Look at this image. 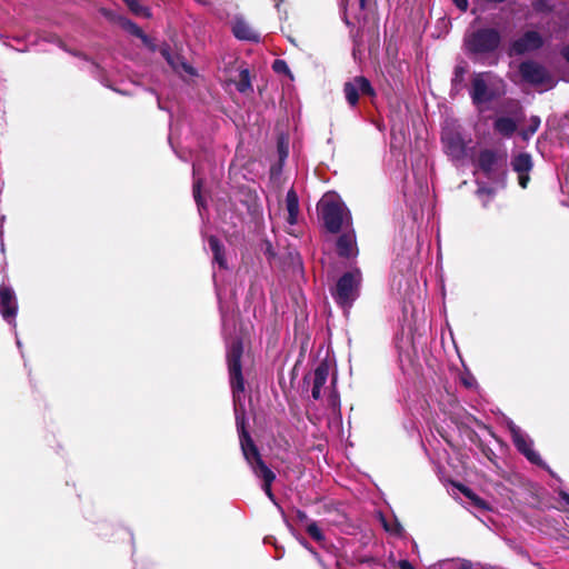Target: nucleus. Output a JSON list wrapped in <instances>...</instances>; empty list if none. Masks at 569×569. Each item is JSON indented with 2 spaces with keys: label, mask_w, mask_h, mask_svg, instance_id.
Returning a JSON list of instances; mask_svg holds the SVG:
<instances>
[{
  "label": "nucleus",
  "mask_w": 569,
  "mask_h": 569,
  "mask_svg": "<svg viewBox=\"0 0 569 569\" xmlns=\"http://www.w3.org/2000/svg\"><path fill=\"white\" fill-rule=\"evenodd\" d=\"M506 92V82L493 72L482 71L472 74L469 94L475 106L496 101L503 97Z\"/></svg>",
  "instance_id": "obj_1"
},
{
  "label": "nucleus",
  "mask_w": 569,
  "mask_h": 569,
  "mask_svg": "<svg viewBox=\"0 0 569 569\" xmlns=\"http://www.w3.org/2000/svg\"><path fill=\"white\" fill-rule=\"evenodd\" d=\"M502 38L496 28H479L465 36L463 46L466 52L473 57H482L495 53Z\"/></svg>",
  "instance_id": "obj_2"
},
{
  "label": "nucleus",
  "mask_w": 569,
  "mask_h": 569,
  "mask_svg": "<svg viewBox=\"0 0 569 569\" xmlns=\"http://www.w3.org/2000/svg\"><path fill=\"white\" fill-rule=\"evenodd\" d=\"M362 276L360 270L345 272L337 281L336 287L331 289V296L335 302L345 310L352 308L355 301L360 296Z\"/></svg>",
  "instance_id": "obj_3"
},
{
  "label": "nucleus",
  "mask_w": 569,
  "mask_h": 569,
  "mask_svg": "<svg viewBox=\"0 0 569 569\" xmlns=\"http://www.w3.org/2000/svg\"><path fill=\"white\" fill-rule=\"evenodd\" d=\"M236 426L239 433L240 447L242 455L251 467L252 472L256 475L261 472L262 470L268 469L269 467L262 460L261 453L251 438L249 431L246 427V413L244 410L239 411L236 408Z\"/></svg>",
  "instance_id": "obj_4"
},
{
  "label": "nucleus",
  "mask_w": 569,
  "mask_h": 569,
  "mask_svg": "<svg viewBox=\"0 0 569 569\" xmlns=\"http://www.w3.org/2000/svg\"><path fill=\"white\" fill-rule=\"evenodd\" d=\"M242 355V340L239 338L232 339L227 348L226 359L228 366L229 382L234 399L244 392V378L242 375L241 362Z\"/></svg>",
  "instance_id": "obj_5"
},
{
  "label": "nucleus",
  "mask_w": 569,
  "mask_h": 569,
  "mask_svg": "<svg viewBox=\"0 0 569 569\" xmlns=\"http://www.w3.org/2000/svg\"><path fill=\"white\" fill-rule=\"evenodd\" d=\"M521 79L532 86L552 87L553 81L549 71L533 60H526L519 64Z\"/></svg>",
  "instance_id": "obj_6"
},
{
  "label": "nucleus",
  "mask_w": 569,
  "mask_h": 569,
  "mask_svg": "<svg viewBox=\"0 0 569 569\" xmlns=\"http://www.w3.org/2000/svg\"><path fill=\"white\" fill-rule=\"evenodd\" d=\"M319 210L325 228L330 233H338L343 222V206L336 201H327L320 204Z\"/></svg>",
  "instance_id": "obj_7"
},
{
  "label": "nucleus",
  "mask_w": 569,
  "mask_h": 569,
  "mask_svg": "<svg viewBox=\"0 0 569 569\" xmlns=\"http://www.w3.org/2000/svg\"><path fill=\"white\" fill-rule=\"evenodd\" d=\"M542 43V38L537 31H526L520 38L511 42L509 54L521 56L528 51L539 49Z\"/></svg>",
  "instance_id": "obj_8"
},
{
  "label": "nucleus",
  "mask_w": 569,
  "mask_h": 569,
  "mask_svg": "<svg viewBox=\"0 0 569 569\" xmlns=\"http://www.w3.org/2000/svg\"><path fill=\"white\" fill-rule=\"evenodd\" d=\"M511 167L518 174V183L526 189L530 182V171L533 168L532 157L528 152H520L511 159Z\"/></svg>",
  "instance_id": "obj_9"
},
{
  "label": "nucleus",
  "mask_w": 569,
  "mask_h": 569,
  "mask_svg": "<svg viewBox=\"0 0 569 569\" xmlns=\"http://www.w3.org/2000/svg\"><path fill=\"white\" fill-rule=\"evenodd\" d=\"M512 442L516 449L522 453L531 463L543 467V461L539 453L532 449V442L519 429L512 428Z\"/></svg>",
  "instance_id": "obj_10"
},
{
  "label": "nucleus",
  "mask_w": 569,
  "mask_h": 569,
  "mask_svg": "<svg viewBox=\"0 0 569 569\" xmlns=\"http://www.w3.org/2000/svg\"><path fill=\"white\" fill-rule=\"evenodd\" d=\"M18 303L12 288L0 286V313L2 318L11 323L17 316Z\"/></svg>",
  "instance_id": "obj_11"
},
{
  "label": "nucleus",
  "mask_w": 569,
  "mask_h": 569,
  "mask_svg": "<svg viewBox=\"0 0 569 569\" xmlns=\"http://www.w3.org/2000/svg\"><path fill=\"white\" fill-rule=\"evenodd\" d=\"M502 160V157L496 150L482 149L478 154L477 167L488 179H490L498 170L499 163Z\"/></svg>",
  "instance_id": "obj_12"
},
{
  "label": "nucleus",
  "mask_w": 569,
  "mask_h": 569,
  "mask_svg": "<svg viewBox=\"0 0 569 569\" xmlns=\"http://www.w3.org/2000/svg\"><path fill=\"white\" fill-rule=\"evenodd\" d=\"M446 152L455 160H461L467 154V147L462 136L458 132H449L442 137Z\"/></svg>",
  "instance_id": "obj_13"
},
{
  "label": "nucleus",
  "mask_w": 569,
  "mask_h": 569,
  "mask_svg": "<svg viewBox=\"0 0 569 569\" xmlns=\"http://www.w3.org/2000/svg\"><path fill=\"white\" fill-rule=\"evenodd\" d=\"M232 33L239 40L259 41V34L242 18H236L232 23Z\"/></svg>",
  "instance_id": "obj_14"
},
{
  "label": "nucleus",
  "mask_w": 569,
  "mask_h": 569,
  "mask_svg": "<svg viewBox=\"0 0 569 569\" xmlns=\"http://www.w3.org/2000/svg\"><path fill=\"white\" fill-rule=\"evenodd\" d=\"M208 244L213 254V262L218 263L220 269H228V262L226 258V248L217 236L208 237Z\"/></svg>",
  "instance_id": "obj_15"
},
{
  "label": "nucleus",
  "mask_w": 569,
  "mask_h": 569,
  "mask_svg": "<svg viewBox=\"0 0 569 569\" xmlns=\"http://www.w3.org/2000/svg\"><path fill=\"white\" fill-rule=\"evenodd\" d=\"M468 72V67L466 62L459 63L453 68V74L451 78V96L459 94L463 88L466 87V74Z\"/></svg>",
  "instance_id": "obj_16"
},
{
  "label": "nucleus",
  "mask_w": 569,
  "mask_h": 569,
  "mask_svg": "<svg viewBox=\"0 0 569 569\" xmlns=\"http://www.w3.org/2000/svg\"><path fill=\"white\" fill-rule=\"evenodd\" d=\"M356 247V236L353 232H345L337 239V253L341 258H350L353 256Z\"/></svg>",
  "instance_id": "obj_17"
},
{
  "label": "nucleus",
  "mask_w": 569,
  "mask_h": 569,
  "mask_svg": "<svg viewBox=\"0 0 569 569\" xmlns=\"http://www.w3.org/2000/svg\"><path fill=\"white\" fill-rule=\"evenodd\" d=\"M286 208L288 211L287 222L291 226L298 222L299 198L293 188H290L286 196Z\"/></svg>",
  "instance_id": "obj_18"
},
{
  "label": "nucleus",
  "mask_w": 569,
  "mask_h": 569,
  "mask_svg": "<svg viewBox=\"0 0 569 569\" xmlns=\"http://www.w3.org/2000/svg\"><path fill=\"white\" fill-rule=\"evenodd\" d=\"M493 129L499 134L509 138L516 132L517 123L510 117H499L493 122Z\"/></svg>",
  "instance_id": "obj_19"
},
{
  "label": "nucleus",
  "mask_w": 569,
  "mask_h": 569,
  "mask_svg": "<svg viewBox=\"0 0 569 569\" xmlns=\"http://www.w3.org/2000/svg\"><path fill=\"white\" fill-rule=\"evenodd\" d=\"M256 477L260 478L262 480V489L268 496L270 500H274V495L271 490L272 482L276 479V473L270 469L262 470L261 472H258L254 475Z\"/></svg>",
  "instance_id": "obj_20"
},
{
  "label": "nucleus",
  "mask_w": 569,
  "mask_h": 569,
  "mask_svg": "<svg viewBox=\"0 0 569 569\" xmlns=\"http://www.w3.org/2000/svg\"><path fill=\"white\" fill-rule=\"evenodd\" d=\"M329 375V365L326 361L320 362L313 371V386L323 387Z\"/></svg>",
  "instance_id": "obj_21"
},
{
  "label": "nucleus",
  "mask_w": 569,
  "mask_h": 569,
  "mask_svg": "<svg viewBox=\"0 0 569 569\" xmlns=\"http://www.w3.org/2000/svg\"><path fill=\"white\" fill-rule=\"evenodd\" d=\"M236 88L240 93L252 92L251 78L248 69L240 71L239 79L236 81Z\"/></svg>",
  "instance_id": "obj_22"
},
{
  "label": "nucleus",
  "mask_w": 569,
  "mask_h": 569,
  "mask_svg": "<svg viewBox=\"0 0 569 569\" xmlns=\"http://www.w3.org/2000/svg\"><path fill=\"white\" fill-rule=\"evenodd\" d=\"M343 92L348 103L355 107L359 101V90L355 83V79L345 83Z\"/></svg>",
  "instance_id": "obj_23"
},
{
  "label": "nucleus",
  "mask_w": 569,
  "mask_h": 569,
  "mask_svg": "<svg viewBox=\"0 0 569 569\" xmlns=\"http://www.w3.org/2000/svg\"><path fill=\"white\" fill-rule=\"evenodd\" d=\"M119 23L120 26L126 30L128 31L130 34L137 37V38H141L143 36V30L133 21H131L130 19H127V18H120L119 19Z\"/></svg>",
  "instance_id": "obj_24"
},
{
  "label": "nucleus",
  "mask_w": 569,
  "mask_h": 569,
  "mask_svg": "<svg viewBox=\"0 0 569 569\" xmlns=\"http://www.w3.org/2000/svg\"><path fill=\"white\" fill-rule=\"evenodd\" d=\"M355 83L357 84V88L359 90V93H362L365 96H375V89L372 88L370 81L363 77V76H358V77H355Z\"/></svg>",
  "instance_id": "obj_25"
},
{
  "label": "nucleus",
  "mask_w": 569,
  "mask_h": 569,
  "mask_svg": "<svg viewBox=\"0 0 569 569\" xmlns=\"http://www.w3.org/2000/svg\"><path fill=\"white\" fill-rule=\"evenodd\" d=\"M128 9L138 17L149 19L152 16L151 10L148 7L143 6L139 0L131 1V3H129L128 6Z\"/></svg>",
  "instance_id": "obj_26"
},
{
  "label": "nucleus",
  "mask_w": 569,
  "mask_h": 569,
  "mask_svg": "<svg viewBox=\"0 0 569 569\" xmlns=\"http://www.w3.org/2000/svg\"><path fill=\"white\" fill-rule=\"evenodd\" d=\"M307 533L317 542L325 540V535L315 521H310L306 527Z\"/></svg>",
  "instance_id": "obj_27"
},
{
  "label": "nucleus",
  "mask_w": 569,
  "mask_h": 569,
  "mask_svg": "<svg viewBox=\"0 0 569 569\" xmlns=\"http://www.w3.org/2000/svg\"><path fill=\"white\" fill-rule=\"evenodd\" d=\"M272 70L276 73H283V74L292 78V74H291V71H290V68H289L288 63L284 60H282V59H276L272 62Z\"/></svg>",
  "instance_id": "obj_28"
},
{
  "label": "nucleus",
  "mask_w": 569,
  "mask_h": 569,
  "mask_svg": "<svg viewBox=\"0 0 569 569\" xmlns=\"http://www.w3.org/2000/svg\"><path fill=\"white\" fill-rule=\"evenodd\" d=\"M466 433H467L468 439L472 443H475L478 448H480L485 443L482 441V439L480 438L479 433L475 429L466 426Z\"/></svg>",
  "instance_id": "obj_29"
},
{
  "label": "nucleus",
  "mask_w": 569,
  "mask_h": 569,
  "mask_svg": "<svg viewBox=\"0 0 569 569\" xmlns=\"http://www.w3.org/2000/svg\"><path fill=\"white\" fill-rule=\"evenodd\" d=\"M469 500H470L471 505L479 510H488L489 509L488 502L485 499H482L481 497H479L477 493L471 496Z\"/></svg>",
  "instance_id": "obj_30"
},
{
  "label": "nucleus",
  "mask_w": 569,
  "mask_h": 569,
  "mask_svg": "<svg viewBox=\"0 0 569 569\" xmlns=\"http://www.w3.org/2000/svg\"><path fill=\"white\" fill-rule=\"evenodd\" d=\"M479 449L489 461H491L495 465L497 463V455L488 445L483 443Z\"/></svg>",
  "instance_id": "obj_31"
},
{
  "label": "nucleus",
  "mask_w": 569,
  "mask_h": 569,
  "mask_svg": "<svg viewBox=\"0 0 569 569\" xmlns=\"http://www.w3.org/2000/svg\"><path fill=\"white\" fill-rule=\"evenodd\" d=\"M159 51L169 64H173L171 48L168 43H162L159 48Z\"/></svg>",
  "instance_id": "obj_32"
},
{
  "label": "nucleus",
  "mask_w": 569,
  "mask_h": 569,
  "mask_svg": "<svg viewBox=\"0 0 569 569\" xmlns=\"http://www.w3.org/2000/svg\"><path fill=\"white\" fill-rule=\"evenodd\" d=\"M142 43L152 52H156L158 50V47L154 42V39L149 37L148 34L143 33V36L140 38Z\"/></svg>",
  "instance_id": "obj_33"
},
{
  "label": "nucleus",
  "mask_w": 569,
  "mask_h": 569,
  "mask_svg": "<svg viewBox=\"0 0 569 569\" xmlns=\"http://www.w3.org/2000/svg\"><path fill=\"white\" fill-rule=\"evenodd\" d=\"M467 499H470L471 496L475 495V492L463 483H455L453 485Z\"/></svg>",
  "instance_id": "obj_34"
},
{
  "label": "nucleus",
  "mask_w": 569,
  "mask_h": 569,
  "mask_svg": "<svg viewBox=\"0 0 569 569\" xmlns=\"http://www.w3.org/2000/svg\"><path fill=\"white\" fill-rule=\"evenodd\" d=\"M452 2L462 12H466L468 10V6H469L468 0H452Z\"/></svg>",
  "instance_id": "obj_35"
},
{
  "label": "nucleus",
  "mask_w": 569,
  "mask_h": 569,
  "mask_svg": "<svg viewBox=\"0 0 569 569\" xmlns=\"http://www.w3.org/2000/svg\"><path fill=\"white\" fill-rule=\"evenodd\" d=\"M201 188H202V180L201 179L194 180L193 186H192L193 197L201 193Z\"/></svg>",
  "instance_id": "obj_36"
},
{
  "label": "nucleus",
  "mask_w": 569,
  "mask_h": 569,
  "mask_svg": "<svg viewBox=\"0 0 569 569\" xmlns=\"http://www.w3.org/2000/svg\"><path fill=\"white\" fill-rule=\"evenodd\" d=\"M399 569H416L409 560L402 559L398 562Z\"/></svg>",
  "instance_id": "obj_37"
},
{
  "label": "nucleus",
  "mask_w": 569,
  "mask_h": 569,
  "mask_svg": "<svg viewBox=\"0 0 569 569\" xmlns=\"http://www.w3.org/2000/svg\"><path fill=\"white\" fill-rule=\"evenodd\" d=\"M321 388L312 385L311 396L315 400H319L321 397Z\"/></svg>",
  "instance_id": "obj_38"
},
{
  "label": "nucleus",
  "mask_w": 569,
  "mask_h": 569,
  "mask_svg": "<svg viewBox=\"0 0 569 569\" xmlns=\"http://www.w3.org/2000/svg\"><path fill=\"white\" fill-rule=\"evenodd\" d=\"M531 122H532V123L530 124L529 130H530V132H532V133H533V132H536V131H537V129H538V127H539V124H540V120H539V118H538V117H533V118L531 119Z\"/></svg>",
  "instance_id": "obj_39"
},
{
  "label": "nucleus",
  "mask_w": 569,
  "mask_h": 569,
  "mask_svg": "<svg viewBox=\"0 0 569 569\" xmlns=\"http://www.w3.org/2000/svg\"><path fill=\"white\" fill-rule=\"evenodd\" d=\"M329 401H330V405H331L332 407H339V397H338V395H337V393H332V395L330 396Z\"/></svg>",
  "instance_id": "obj_40"
},
{
  "label": "nucleus",
  "mask_w": 569,
  "mask_h": 569,
  "mask_svg": "<svg viewBox=\"0 0 569 569\" xmlns=\"http://www.w3.org/2000/svg\"><path fill=\"white\" fill-rule=\"evenodd\" d=\"M193 198H194V201L197 202L198 207H203L204 206V200H203L201 193L194 196Z\"/></svg>",
  "instance_id": "obj_41"
},
{
  "label": "nucleus",
  "mask_w": 569,
  "mask_h": 569,
  "mask_svg": "<svg viewBox=\"0 0 569 569\" xmlns=\"http://www.w3.org/2000/svg\"><path fill=\"white\" fill-rule=\"evenodd\" d=\"M297 518L300 520V521H305V520H308V516L305 511H301V510H298L297 511Z\"/></svg>",
  "instance_id": "obj_42"
},
{
  "label": "nucleus",
  "mask_w": 569,
  "mask_h": 569,
  "mask_svg": "<svg viewBox=\"0 0 569 569\" xmlns=\"http://www.w3.org/2000/svg\"><path fill=\"white\" fill-rule=\"evenodd\" d=\"M562 57L566 59V61L569 63V44L566 46L561 51Z\"/></svg>",
  "instance_id": "obj_43"
},
{
  "label": "nucleus",
  "mask_w": 569,
  "mask_h": 569,
  "mask_svg": "<svg viewBox=\"0 0 569 569\" xmlns=\"http://www.w3.org/2000/svg\"><path fill=\"white\" fill-rule=\"evenodd\" d=\"M305 546H306V548H308V549L312 552V555H313L318 560H320V555H319V553H318V552H317L312 547H310V546L308 545V542H306V543H305Z\"/></svg>",
  "instance_id": "obj_44"
},
{
  "label": "nucleus",
  "mask_w": 569,
  "mask_h": 569,
  "mask_svg": "<svg viewBox=\"0 0 569 569\" xmlns=\"http://www.w3.org/2000/svg\"><path fill=\"white\" fill-rule=\"evenodd\" d=\"M478 193H488V194H491L492 193V190L489 189V188H479L478 189Z\"/></svg>",
  "instance_id": "obj_45"
},
{
  "label": "nucleus",
  "mask_w": 569,
  "mask_h": 569,
  "mask_svg": "<svg viewBox=\"0 0 569 569\" xmlns=\"http://www.w3.org/2000/svg\"><path fill=\"white\" fill-rule=\"evenodd\" d=\"M561 498L566 501L567 505H569V493L567 492H561L560 493Z\"/></svg>",
  "instance_id": "obj_46"
},
{
  "label": "nucleus",
  "mask_w": 569,
  "mask_h": 569,
  "mask_svg": "<svg viewBox=\"0 0 569 569\" xmlns=\"http://www.w3.org/2000/svg\"><path fill=\"white\" fill-rule=\"evenodd\" d=\"M462 383H463L467 388H471V387H472V381H471V380L462 379Z\"/></svg>",
  "instance_id": "obj_47"
},
{
  "label": "nucleus",
  "mask_w": 569,
  "mask_h": 569,
  "mask_svg": "<svg viewBox=\"0 0 569 569\" xmlns=\"http://www.w3.org/2000/svg\"><path fill=\"white\" fill-rule=\"evenodd\" d=\"M366 1L367 0H359L360 9L363 10L366 8Z\"/></svg>",
  "instance_id": "obj_48"
},
{
  "label": "nucleus",
  "mask_w": 569,
  "mask_h": 569,
  "mask_svg": "<svg viewBox=\"0 0 569 569\" xmlns=\"http://www.w3.org/2000/svg\"><path fill=\"white\" fill-rule=\"evenodd\" d=\"M486 569H503V568L498 567V566H489V567H487Z\"/></svg>",
  "instance_id": "obj_49"
},
{
  "label": "nucleus",
  "mask_w": 569,
  "mask_h": 569,
  "mask_svg": "<svg viewBox=\"0 0 569 569\" xmlns=\"http://www.w3.org/2000/svg\"><path fill=\"white\" fill-rule=\"evenodd\" d=\"M279 151H280L281 157H282V156H283V157H286V156H287V152H286L284 150H282L280 147H279Z\"/></svg>",
  "instance_id": "obj_50"
}]
</instances>
